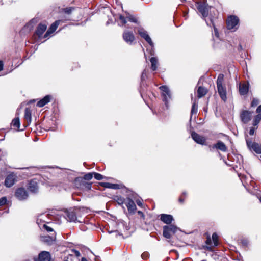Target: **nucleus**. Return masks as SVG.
Segmentation results:
<instances>
[{
  "mask_svg": "<svg viewBox=\"0 0 261 261\" xmlns=\"http://www.w3.org/2000/svg\"><path fill=\"white\" fill-rule=\"evenodd\" d=\"M224 77V76L223 74H219L217 79L216 84L217 91L220 97L223 101H226L227 100L226 88V87L223 85Z\"/></svg>",
  "mask_w": 261,
  "mask_h": 261,
  "instance_id": "1",
  "label": "nucleus"
},
{
  "mask_svg": "<svg viewBox=\"0 0 261 261\" xmlns=\"http://www.w3.org/2000/svg\"><path fill=\"white\" fill-rule=\"evenodd\" d=\"M177 230H180L179 228L174 224L164 225L163 227V236L164 238L170 239L172 234H175Z\"/></svg>",
  "mask_w": 261,
  "mask_h": 261,
  "instance_id": "2",
  "label": "nucleus"
},
{
  "mask_svg": "<svg viewBox=\"0 0 261 261\" xmlns=\"http://www.w3.org/2000/svg\"><path fill=\"white\" fill-rule=\"evenodd\" d=\"M160 89L162 91V97L165 105L168 108V101L171 99V93L170 89L167 86H161Z\"/></svg>",
  "mask_w": 261,
  "mask_h": 261,
  "instance_id": "3",
  "label": "nucleus"
},
{
  "mask_svg": "<svg viewBox=\"0 0 261 261\" xmlns=\"http://www.w3.org/2000/svg\"><path fill=\"white\" fill-rule=\"evenodd\" d=\"M196 6L199 12L201 14L202 18L205 20H209L210 17L208 19L206 17L208 16V6L207 4L202 3L201 2H197Z\"/></svg>",
  "mask_w": 261,
  "mask_h": 261,
  "instance_id": "4",
  "label": "nucleus"
},
{
  "mask_svg": "<svg viewBox=\"0 0 261 261\" xmlns=\"http://www.w3.org/2000/svg\"><path fill=\"white\" fill-rule=\"evenodd\" d=\"M239 22V19L237 16L230 15L226 21L227 28L228 30L234 29L235 31L238 29Z\"/></svg>",
  "mask_w": 261,
  "mask_h": 261,
  "instance_id": "5",
  "label": "nucleus"
},
{
  "mask_svg": "<svg viewBox=\"0 0 261 261\" xmlns=\"http://www.w3.org/2000/svg\"><path fill=\"white\" fill-rule=\"evenodd\" d=\"M247 148L250 151H253L257 154H261V145L258 143L252 142L251 139L246 138Z\"/></svg>",
  "mask_w": 261,
  "mask_h": 261,
  "instance_id": "6",
  "label": "nucleus"
},
{
  "mask_svg": "<svg viewBox=\"0 0 261 261\" xmlns=\"http://www.w3.org/2000/svg\"><path fill=\"white\" fill-rule=\"evenodd\" d=\"M15 196L20 201H24L29 197L28 192L23 187L18 188L15 192Z\"/></svg>",
  "mask_w": 261,
  "mask_h": 261,
  "instance_id": "7",
  "label": "nucleus"
},
{
  "mask_svg": "<svg viewBox=\"0 0 261 261\" xmlns=\"http://www.w3.org/2000/svg\"><path fill=\"white\" fill-rule=\"evenodd\" d=\"M70 19L69 18H62L60 20H58L55 21L53 23L51 24V25L48 28L47 32L45 33V34L44 35V38H46L48 37L50 34L53 33L57 29L58 25H59L60 23L61 22H64L66 20H70Z\"/></svg>",
  "mask_w": 261,
  "mask_h": 261,
  "instance_id": "8",
  "label": "nucleus"
},
{
  "mask_svg": "<svg viewBox=\"0 0 261 261\" xmlns=\"http://www.w3.org/2000/svg\"><path fill=\"white\" fill-rule=\"evenodd\" d=\"M120 201L121 203H124L126 205L129 213L134 214L135 213L137 208L136 205L130 198H127L126 199L121 198Z\"/></svg>",
  "mask_w": 261,
  "mask_h": 261,
  "instance_id": "9",
  "label": "nucleus"
},
{
  "mask_svg": "<svg viewBox=\"0 0 261 261\" xmlns=\"http://www.w3.org/2000/svg\"><path fill=\"white\" fill-rule=\"evenodd\" d=\"M138 33L142 38L145 40V41L150 45L152 48L154 47V44L146 30H145L143 28H140L138 30Z\"/></svg>",
  "mask_w": 261,
  "mask_h": 261,
  "instance_id": "10",
  "label": "nucleus"
},
{
  "mask_svg": "<svg viewBox=\"0 0 261 261\" xmlns=\"http://www.w3.org/2000/svg\"><path fill=\"white\" fill-rule=\"evenodd\" d=\"M16 176L14 173L8 174L5 180L4 185L7 188H10L14 185L16 180Z\"/></svg>",
  "mask_w": 261,
  "mask_h": 261,
  "instance_id": "11",
  "label": "nucleus"
},
{
  "mask_svg": "<svg viewBox=\"0 0 261 261\" xmlns=\"http://www.w3.org/2000/svg\"><path fill=\"white\" fill-rule=\"evenodd\" d=\"M123 38L129 45H132L135 40V36L133 32L128 31H125L123 32Z\"/></svg>",
  "mask_w": 261,
  "mask_h": 261,
  "instance_id": "12",
  "label": "nucleus"
},
{
  "mask_svg": "<svg viewBox=\"0 0 261 261\" xmlns=\"http://www.w3.org/2000/svg\"><path fill=\"white\" fill-rule=\"evenodd\" d=\"M159 217L160 220L166 225L172 224V222L174 220L172 215L170 214H162L160 215Z\"/></svg>",
  "mask_w": 261,
  "mask_h": 261,
  "instance_id": "13",
  "label": "nucleus"
},
{
  "mask_svg": "<svg viewBox=\"0 0 261 261\" xmlns=\"http://www.w3.org/2000/svg\"><path fill=\"white\" fill-rule=\"evenodd\" d=\"M191 137L196 143L200 145H204L206 141L204 137L194 131L191 133Z\"/></svg>",
  "mask_w": 261,
  "mask_h": 261,
  "instance_id": "14",
  "label": "nucleus"
},
{
  "mask_svg": "<svg viewBox=\"0 0 261 261\" xmlns=\"http://www.w3.org/2000/svg\"><path fill=\"white\" fill-rule=\"evenodd\" d=\"M48 214L43 213L40 214L37 217L36 220V223L38 224L40 227H41V225L43 224L42 223H49L50 222H48Z\"/></svg>",
  "mask_w": 261,
  "mask_h": 261,
  "instance_id": "15",
  "label": "nucleus"
},
{
  "mask_svg": "<svg viewBox=\"0 0 261 261\" xmlns=\"http://www.w3.org/2000/svg\"><path fill=\"white\" fill-rule=\"evenodd\" d=\"M28 189L30 192L32 193H37L38 192V183L35 179H32L28 183Z\"/></svg>",
  "mask_w": 261,
  "mask_h": 261,
  "instance_id": "16",
  "label": "nucleus"
},
{
  "mask_svg": "<svg viewBox=\"0 0 261 261\" xmlns=\"http://www.w3.org/2000/svg\"><path fill=\"white\" fill-rule=\"evenodd\" d=\"M242 121L244 123H247L251 118V112L249 111H243L240 115Z\"/></svg>",
  "mask_w": 261,
  "mask_h": 261,
  "instance_id": "17",
  "label": "nucleus"
},
{
  "mask_svg": "<svg viewBox=\"0 0 261 261\" xmlns=\"http://www.w3.org/2000/svg\"><path fill=\"white\" fill-rule=\"evenodd\" d=\"M210 147L212 149L216 148L223 152H226L227 150V147L224 143L220 140L218 141L216 144L213 145L212 146H210Z\"/></svg>",
  "mask_w": 261,
  "mask_h": 261,
  "instance_id": "18",
  "label": "nucleus"
},
{
  "mask_svg": "<svg viewBox=\"0 0 261 261\" xmlns=\"http://www.w3.org/2000/svg\"><path fill=\"white\" fill-rule=\"evenodd\" d=\"M38 261H51V255L49 252L43 251L38 255Z\"/></svg>",
  "mask_w": 261,
  "mask_h": 261,
  "instance_id": "19",
  "label": "nucleus"
},
{
  "mask_svg": "<svg viewBox=\"0 0 261 261\" xmlns=\"http://www.w3.org/2000/svg\"><path fill=\"white\" fill-rule=\"evenodd\" d=\"M38 19L37 18L32 19L24 27L23 29L25 31H30L32 30L34 25L38 22Z\"/></svg>",
  "mask_w": 261,
  "mask_h": 261,
  "instance_id": "20",
  "label": "nucleus"
},
{
  "mask_svg": "<svg viewBox=\"0 0 261 261\" xmlns=\"http://www.w3.org/2000/svg\"><path fill=\"white\" fill-rule=\"evenodd\" d=\"M67 220L70 222H80L77 221L75 212L74 211H67L66 213Z\"/></svg>",
  "mask_w": 261,
  "mask_h": 261,
  "instance_id": "21",
  "label": "nucleus"
},
{
  "mask_svg": "<svg viewBox=\"0 0 261 261\" xmlns=\"http://www.w3.org/2000/svg\"><path fill=\"white\" fill-rule=\"evenodd\" d=\"M51 96L49 95H46L43 98L38 101L36 106L38 107L41 108L44 107L45 105L50 102Z\"/></svg>",
  "mask_w": 261,
  "mask_h": 261,
  "instance_id": "22",
  "label": "nucleus"
},
{
  "mask_svg": "<svg viewBox=\"0 0 261 261\" xmlns=\"http://www.w3.org/2000/svg\"><path fill=\"white\" fill-rule=\"evenodd\" d=\"M206 23L207 25L210 27H213L214 28V34L215 36L217 38H219V34L218 29L216 27L215 23H214V19L213 18H210L209 20H205Z\"/></svg>",
  "mask_w": 261,
  "mask_h": 261,
  "instance_id": "23",
  "label": "nucleus"
},
{
  "mask_svg": "<svg viewBox=\"0 0 261 261\" xmlns=\"http://www.w3.org/2000/svg\"><path fill=\"white\" fill-rule=\"evenodd\" d=\"M56 240V237L45 236L41 237V241L47 245H51Z\"/></svg>",
  "mask_w": 261,
  "mask_h": 261,
  "instance_id": "24",
  "label": "nucleus"
},
{
  "mask_svg": "<svg viewBox=\"0 0 261 261\" xmlns=\"http://www.w3.org/2000/svg\"><path fill=\"white\" fill-rule=\"evenodd\" d=\"M47 26L45 24L40 23L35 31L36 34L40 38L46 30Z\"/></svg>",
  "mask_w": 261,
  "mask_h": 261,
  "instance_id": "25",
  "label": "nucleus"
},
{
  "mask_svg": "<svg viewBox=\"0 0 261 261\" xmlns=\"http://www.w3.org/2000/svg\"><path fill=\"white\" fill-rule=\"evenodd\" d=\"M24 119L27 122L26 126H28L32 121V113L31 111L29 108H26L24 110Z\"/></svg>",
  "mask_w": 261,
  "mask_h": 261,
  "instance_id": "26",
  "label": "nucleus"
},
{
  "mask_svg": "<svg viewBox=\"0 0 261 261\" xmlns=\"http://www.w3.org/2000/svg\"><path fill=\"white\" fill-rule=\"evenodd\" d=\"M75 182H79L81 183V185L84 187L87 190H90L92 187V185L90 182H87L83 180V179L82 177H78L75 178Z\"/></svg>",
  "mask_w": 261,
  "mask_h": 261,
  "instance_id": "27",
  "label": "nucleus"
},
{
  "mask_svg": "<svg viewBox=\"0 0 261 261\" xmlns=\"http://www.w3.org/2000/svg\"><path fill=\"white\" fill-rule=\"evenodd\" d=\"M249 90V83L243 84L239 86V92L241 95H245L247 94Z\"/></svg>",
  "mask_w": 261,
  "mask_h": 261,
  "instance_id": "28",
  "label": "nucleus"
},
{
  "mask_svg": "<svg viewBox=\"0 0 261 261\" xmlns=\"http://www.w3.org/2000/svg\"><path fill=\"white\" fill-rule=\"evenodd\" d=\"M100 185L106 188L112 189H119L121 188V186L117 184H112L109 182H101Z\"/></svg>",
  "mask_w": 261,
  "mask_h": 261,
  "instance_id": "29",
  "label": "nucleus"
},
{
  "mask_svg": "<svg viewBox=\"0 0 261 261\" xmlns=\"http://www.w3.org/2000/svg\"><path fill=\"white\" fill-rule=\"evenodd\" d=\"M207 92L206 88L202 86H199L197 90V96L198 98H201L205 96Z\"/></svg>",
  "mask_w": 261,
  "mask_h": 261,
  "instance_id": "30",
  "label": "nucleus"
},
{
  "mask_svg": "<svg viewBox=\"0 0 261 261\" xmlns=\"http://www.w3.org/2000/svg\"><path fill=\"white\" fill-rule=\"evenodd\" d=\"M151 62V68L153 71H155L158 68V59L156 57H153L150 59Z\"/></svg>",
  "mask_w": 261,
  "mask_h": 261,
  "instance_id": "31",
  "label": "nucleus"
},
{
  "mask_svg": "<svg viewBox=\"0 0 261 261\" xmlns=\"http://www.w3.org/2000/svg\"><path fill=\"white\" fill-rule=\"evenodd\" d=\"M20 120L18 117L14 118L11 123V126H13L14 128H16L17 130H20Z\"/></svg>",
  "mask_w": 261,
  "mask_h": 261,
  "instance_id": "32",
  "label": "nucleus"
},
{
  "mask_svg": "<svg viewBox=\"0 0 261 261\" xmlns=\"http://www.w3.org/2000/svg\"><path fill=\"white\" fill-rule=\"evenodd\" d=\"M198 111V106L195 103H193L192 106L191 111V117L190 120L192 119V117L194 114H196L197 113Z\"/></svg>",
  "mask_w": 261,
  "mask_h": 261,
  "instance_id": "33",
  "label": "nucleus"
},
{
  "mask_svg": "<svg viewBox=\"0 0 261 261\" xmlns=\"http://www.w3.org/2000/svg\"><path fill=\"white\" fill-rule=\"evenodd\" d=\"M260 120H261V114H258L254 118V119L253 121V126L257 125Z\"/></svg>",
  "mask_w": 261,
  "mask_h": 261,
  "instance_id": "34",
  "label": "nucleus"
},
{
  "mask_svg": "<svg viewBox=\"0 0 261 261\" xmlns=\"http://www.w3.org/2000/svg\"><path fill=\"white\" fill-rule=\"evenodd\" d=\"M212 240L214 243V246H217L218 245V236L216 233H214L212 234Z\"/></svg>",
  "mask_w": 261,
  "mask_h": 261,
  "instance_id": "35",
  "label": "nucleus"
},
{
  "mask_svg": "<svg viewBox=\"0 0 261 261\" xmlns=\"http://www.w3.org/2000/svg\"><path fill=\"white\" fill-rule=\"evenodd\" d=\"M93 176V173H88L85 174L83 177H82L83 180H91Z\"/></svg>",
  "mask_w": 261,
  "mask_h": 261,
  "instance_id": "36",
  "label": "nucleus"
},
{
  "mask_svg": "<svg viewBox=\"0 0 261 261\" xmlns=\"http://www.w3.org/2000/svg\"><path fill=\"white\" fill-rule=\"evenodd\" d=\"M93 176L95 179L98 180H102L103 178H106V177H104L100 173L93 172Z\"/></svg>",
  "mask_w": 261,
  "mask_h": 261,
  "instance_id": "37",
  "label": "nucleus"
},
{
  "mask_svg": "<svg viewBox=\"0 0 261 261\" xmlns=\"http://www.w3.org/2000/svg\"><path fill=\"white\" fill-rule=\"evenodd\" d=\"M75 9V8L74 7H67V8H65L63 9V11L67 14H70Z\"/></svg>",
  "mask_w": 261,
  "mask_h": 261,
  "instance_id": "38",
  "label": "nucleus"
},
{
  "mask_svg": "<svg viewBox=\"0 0 261 261\" xmlns=\"http://www.w3.org/2000/svg\"><path fill=\"white\" fill-rule=\"evenodd\" d=\"M118 18L121 23V25H123L126 23V22H127L126 18L125 17H124L123 16H122V15L119 14Z\"/></svg>",
  "mask_w": 261,
  "mask_h": 261,
  "instance_id": "39",
  "label": "nucleus"
},
{
  "mask_svg": "<svg viewBox=\"0 0 261 261\" xmlns=\"http://www.w3.org/2000/svg\"><path fill=\"white\" fill-rule=\"evenodd\" d=\"M7 199L6 197H2L0 198V207L5 205L7 203Z\"/></svg>",
  "mask_w": 261,
  "mask_h": 261,
  "instance_id": "40",
  "label": "nucleus"
},
{
  "mask_svg": "<svg viewBox=\"0 0 261 261\" xmlns=\"http://www.w3.org/2000/svg\"><path fill=\"white\" fill-rule=\"evenodd\" d=\"M42 227L44 228L47 232H52L54 231L53 229L47 225L46 223L43 224Z\"/></svg>",
  "mask_w": 261,
  "mask_h": 261,
  "instance_id": "41",
  "label": "nucleus"
},
{
  "mask_svg": "<svg viewBox=\"0 0 261 261\" xmlns=\"http://www.w3.org/2000/svg\"><path fill=\"white\" fill-rule=\"evenodd\" d=\"M127 18L130 22L136 23H137V19L132 15H129L128 16H127Z\"/></svg>",
  "mask_w": 261,
  "mask_h": 261,
  "instance_id": "42",
  "label": "nucleus"
},
{
  "mask_svg": "<svg viewBox=\"0 0 261 261\" xmlns=\"http://www.w3.org/2000/svg\"><path fill=\"white\" fill-rule=\"evenodd\" d=\"M259 103V100L257 99L253 98L251 101V106L255 107Z\"/></svg>",
  "mask_w": 261,
  "mask_h": 261,
  "instance_id": "43",
  "label": "nucleus"
},
{
  "mask_svg": "<svg viewBox=\"0 0 261 261\" xmlns=\"http://www.w3.org/2000/svg\"><path fill=\"white\" fill-rule=\"evenodd\" d=\"M146 76H147L146 71V70L145 69L142 72V74H141V81L143 82L144 80H145Z\"/></svg>",
  "mask_w": 261,
  "mask_h": 261,
  "instance_id": "44",
  "label": "nucleus"
},
{
  "mask_svg": "<svg viewBox=\"0 0 261 261\" xmlns=\"http://www.w3.org/2000/svg\"><path fill=\"white\" fill-rule=\"evenodd\" d=\"M72 251L74 253L76 257L80 256L81 253H80V252L78 250H75V249H72Z\"/></svg>",
  "mask_w": 261,
  "mask_h": 261,
  "instance_id": "45",
  "label": "nucleus"
},
{
  "mask_svg": "<svg viewBox=\"0 0 261 261\" xmlns=\"http://www.w3.org/2000/svg\"><path fill=\"white\" fill-rule=\"evenodd\" d=\"M241 243L242 245L244 246H247L248 244V241L246 239L242 240Z\"/></svg>",
  "mask_w": 261,
  "mask_h": 261,
  "instance_id": "46",
  "label": "nucleus"
},
{
  "mask_svg": "<svg viewBox=\"0 0 261 261\" xmlns=\"http://www.w3.org/2000/svg\"><path fill=\"white\" fill-rule=\"evenodd\" d=\"M205 243L208 245H210L212 244V240L210 237L207 238L205 241Z\"/></svg>",
  "mask_w": 261,
  "mask_h": 261,
  "instance_id": "47",
  "label": "nucleus"
},
{
  "mask_svg": "<svg viewBox=\"0 0 261 261\" xmlns=\"http://www.w3.org/2000/svg\"><path fill=\"white\" fill-rule=\"evenodd\" d=\"M148 253L147 252H144L142 254V258L143 259H146L148 257Z\"/></svg>",
  "mask_w": 261,
  "mask_h": 261,
  "instance_id": "48",
  "label": "nucleus"
},
{
  "mask_svg": "<svg viewBox=\"0 0 261 261\" xmlns=\"http://www.w3.org/2000/svg\"><path fill=\"white\" fill-rule=\"evenodd\" d=\"M255 132V128L253 127H251L249 130V134L250 135H253Z\"/></svg>",
  "mask_w": 261,
  "mask_h": 261,
  "instance_id": "49",
  "label": "nucleus"
},
{
  "mask_svg": "<svg viewBox=\"0 0 261 261\" xmlns=\"http://www.w3.org/2000/svg\"><path fill=\"white\" fill-rule=\"evenodd\" d=\"M204 248L206 250L209 251H213V249L211 246H205L204 247Z\"/></svg>",
  "mask_w": 261,
  "mask_h": 261,
  "instance_id": "50",
  "label": "nucleus"
},
{
  "mask_svg": "<svg viewBox=\"0 0 261 261\" xmlns=\"http://www.w3.org/2000/svg\"><path fill=\"white\" fill-rule=\"evenodd\" d=\"M256 112L258 114H261V105H259L256 109Z\"/></svg>",
  "mask_w": 261,
  "mask_h": 261,
  "instance_id": "51",
  "label": "nucleus"
},
{
  "mask_svg": "<svg viewBox=\"0 0 261 261\" xmlns=\"http://www.w3.org/2000/svg\"><path fill=\"white\" fill-rule=\"evenodd\" d=\"M136 203H137V204H138V206H142L143 204H142V201L140 200H139V199L137 200H136Z\"/></svg>",
  "mask_w": 261,
  "mask_h": 261,
  "instance_id": "52",
  "label": "nucleus"
},
{
  "mask_svg": "<svg viewBox=\"0 0 261 261\" xmlns=\"http://www.w3.org/2000/svg\"><path fill=\"white\" fill-rule=\"evenodd\" d=\"M4 64L2 61H0V71L3 69Z\"/></svg>",
  "mask_w": 261,
  "mask_h": 261,
  "instance_id": "53",
  "label": "nucleus"
},
{
  "mask_svg": "<svg viewBox=\"0 0 261 261\" xmlns=\"http://www.w3.org/2000/svg\"><path fill=\"white\" fill-rule=\"evenodd\" d=\"M138 214L140 216H142V217H144V214H143V213L142 211H138Z\"/></svg>",
  "mask_w": 261,
  "mask_h": 261,
  "instance_id": "54",
  "label": "nucleus"
},
{
  "mask_svg": "<svg viewBox=\"0 0 261 261\" xmlns=\"http://www.w3.org/2000/svg\"><path fill=\"white\" fill-rule=\"evenodd\" d=\"M178 201L180 203H184V199L182 198H181V197H179V199H178Z\"/></svg>",
  "mask_w": 261,
  "mask_h": 261,
  "instance_id": "55",
  "label": "nucleus"
},
{
  "mask_svg": "<svg viewBox=\"0 0 261 261\" xmlns=\"http://www.w3.org/2000/svg\"><path fill=\"white\" fill-rule=\"evenodd\" d=\"M112 232L115 233H116V236H117V234H119V233H118V231H117V230L109 231V233H111Z\"/></svg>",
  "mask_w": 261,
  "mask_h": 261,
  "instance_id": "56",
  "label": "nucleus"
},
{
  "mask_svg": "<svg viewBox=\"0 0 261 261\" xmlns=\"http://www.w3.org/2000/svg\"><path fill=\"white\" fill-rule=\"evenodd\" d=\"M243 49V48H242V46L241 44H239V46H238V50H241Z\"/></svg>",
  "mask_w": 261,
  "mask_h": 261,
  "instance_id": "57",
  "label": "nucleus"
},
{
  "mask_svg": "<svg viewBox=\"0 0 261 261\" xmlns=\"http://www.w3.org/2000/svg\"><path fill=\"white\" fill-rule=\"evenodd\" d=\"M187 195V193L186 191H184L182 193V195L183 196H186Z\"/></svg>",
  "mask_w": 261,
  "mask_h": 261,
  "instance_id": "58",
  "label": "nucleus"
},
{
  "mask_svg": "<svg viewBox=\"0 0 261 261\" xmlns=\"http://www.w3.org/2000/svg\"><path fill=\"white\" fill-rule=\"evenodd\" d=\"M99 258L100 257L99 256H96L95 257V261H99Z\"/></svg>",
  "mask_w": 261,
  "mask_h": 261,
  "instance_id": "59",
  "label": "nucleus"
},
{
  "mask_svg": "<svg viewBox=\"0 0 261 261\" xmlns=\"http://www.w3.org/2000/svg\"><path fill=\"white\" fill-rule=\"evenodd\" d=\"M81 261H88L85 257H82Z\"/></svg>",
  "mask_w": 261,
  "mask_h": 261,
  "instance_id": "60",
  "label": "nucleus"
},
{
  "mask_svg": "<svg viewBox=\"0 0 261 261\" xmlns=\"http://www.w3.org/2000/svg\"><path fill=\"white\" fill-rule=\"evenodd\" d=\"M259 201H260V203H261V197H260V198H259Z\"/></svg>",
  "mask_w": 261,
  "mask_h": 261,
  "instance_id": "61",
  "label": "nucleus"
},
{
  "mask_svg": "<svg viewBox=\"0 0 261 261\" xmlns=\"http://www.w3.org/2000/svg\"><path fill=\"white\" fill-rule=\"evenodd\" d=\"M182 2L185 1V0H181Z\"/></svg>",
  "mask_w": 261,
  "mask_h": 261,
  "instance_id": "62",
  "label": "nucleus"
},
{
  "mask_svg": "<svg viewBox=\"0 0 261 261\" xmlns=\"http://www.w3.org/2000/svg\"><path fill=\"white\" fill-rule=\"evenodd\" d=\"M201 261H206V260H201Z\"/></svg>",
  "mask_w": 261,
  "mask_h": 261,
  "instance_id": "63",
  "label": "nucleus"
},
{
  "mask_svg": "<svg viewBox=\"0 0 261 261\" xmlns=\"http://www.w3.org/2000/svg\"><path fill=\"white\" fill-rule=\"evenodd\" d=\"M64 261H68L67 260H65Z\"/></svg>",
  "mask_w": 261,
  "mask_h": 261,
  "instance_id": "64",
  "label": "nucleus"
}]
</instances>
